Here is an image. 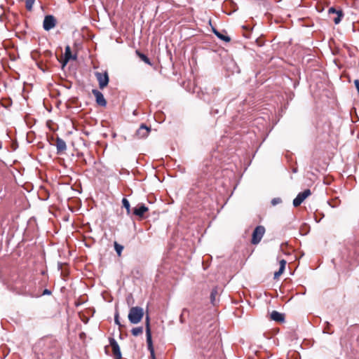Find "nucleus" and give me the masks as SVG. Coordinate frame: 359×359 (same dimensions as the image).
<instances>
[{
  "label": "nucleus",
  "mask_w": 359,
  "mask_h": 359,
  "mask_svg": "<svg viewBox=\"0 0 359 359\" xmlns=\"http://www.w3.org/2000/svg\"><path fill=\"white\" fill-rule=\"evenodd\" d=\"M95 76L99 83V87L101 89H103L106 87L109 83V76L107 72L100 73L96 72Z\"/></svg>",
  "instance_id": "nucleus-6"
},
{
  "label": "nucleus",
  "mask_w": 359,
  "mask_h": 359,
  "mask_svg": "<svg viewBox=\"0 0 359 359\" xmlns=\"http://www.w3.org/2000/svg\"><path fill=\"white\" fill-rule=\"evenodd\" d=\"M337 16L333 19L335 25H338L341 21V19L344 16V13L341 10H339Z\"/></svg>",
  "instance_id": "nucleus-18"
},
{
  "label": "nucleus",
  "mask_w": 359,
  "mask_h": 359,
  "mask_svg": "<svg viewBox=\"0 0 359 359\" xmlns=\"http://www.w3.org/2000/svg\"><path fill=\"white\" fill-rule=\"evenodd\" d=\"M286 261L285 259H281L280 262H279V264H280V269H281V270H285V265H286Z\"/></svg>",
  "instance_id": "nucleus-24"
},
{
  "label": "nucleus",
  "mask_w": 359,
  "mask_h": 359,
  "mask_svg": "<svg viewBox=\"0 0 359 359\" xmlns=\"http://www.w3.org/2000/svg\"><path fill=\"white\" fill-rule=\"evenodd\" d=\"M136 53L142 61H144L146 64H147L149 65H151L150 60L146 55H144L139 51H137Z\"/></svg>",
  "instance_id": "nucleus-15"
},
{
  "label": "nucleus",
  "mask_w": 359,
  "mask_h": 359,
  "mask_svg": "<svg viewBox=\"0 0 359 359\" xmlns=\"http://www.w3.org/2000/svg\"><path fill=\"white\" fill-rule=\"evenodd\" d=\"M276 2H279L281 0H275Z\"/></svg>",
  "instance_id": "nucleus-28"
},
{
  "label": "nucleus",
  "mask_w": 359,
  "mask_h": 359,
  "mask_svg": "<svg viewBox=\"0 0 359 359\" xmlns=\"http://www.w3.org/2000/svg\"><path fill=\"white\" fill-rule=\"evenodd\" d=\"M114 322L118 326H121V325L120 323V321H119V314H118V312H116V313L114 315Z\"/></svg>",
  "instance_id": "nucleus-23"
},
{
  "label": "nucleus",
  "mask_w": 359,
  "mask_h": 359,
  "mask_svg": "<svg viewBox=\"0 0 359 359\" xmlns=\"http://www.w3.org/2000/svg\"><path fill=\"white\" fill-rule=\"evenodd\" d=\"M265 233V228L263 226H257L253 231L251 243L254 245L258 244Z\"/></svg>",
  "instance_id": "nucleus-3"
},
{
  "label": "nucleus",
  "mask_w": 359,
  "mask_h": 359,
  "mask_svg": "<svg viewBox=\"0 0 359 359\" xmlns=\"http://www.w3.org/2000/svg\"><path fill=\"white\" fill-rule=\"evenodd\" d=\"M57 24L55 18L52 15H46L43 22V28L46 31L53 29Z\"/></svg>",
  "instance_id": "nucleus-4"
},
{
  "label": "nucleus",
  "mask_w": 359,
  "mask_h": 359,
  "mask_svg": "<svg viewBox=\"0 0 359 359\" xmlns=\"http://www.w3.org/2000/svg\"><path fill=\"white\" fill-rule=\"evenodd\" d=\"M109 344L111 346L112 352L115 359H121V352L120 350L119 345L114 338H109Z\"/></svg>",
  "instance_id": "nucleus-7"
},
{
  "label": "nucleus",
  "mask_w": 359,
  "mask_h": 359,
  "mask_svg": "<svg viewBox=\"0 0 359 359\" xmlns=\"http://www.w3.org/2000/svg\"><path fill=\"white\" fill-rule=\"evenodd\" d=\"M217 294H218V292H217V290L216 288L213 289L211 292L210 301L213 305L216 304V296L217 295Z\"/></svg>",
  "instance_id": "nucleus-17"
},
{
  "label": "nucleus",
  "mask_w": 359,
  "mask_h": 359,
  "mask_svg": "<svg viewBox=\"0 0 359 359\" xmlns=\"http://www.w3.org/2000/svg\"><path fill=\"white\" fill-rule=\"evenodd\" d=\"M114 249H115L116 253L118 254V255L120 256L123 250V246H122L121 245L115 242L114 243Z\"/></svg>",
  "instance_id": "nucleus-20"
},
{
  "label": "nucleus",
  "mask_w": 359,
  "mask_h": 359,
  "mask_svg": "<svg viewBox=\"0 0 359 359\" xmlns=\"http://www.w3.org/2000/svg\"><path fill=\"white\" fill-rule=\"evenodd\" d=\"M144 316V310L140 306L130 308L128 313V320L132 324L139 323Z\"/></svg>",
  "instance_id": "nucleus-1"
},
{
  "label": "nucleus",
  "mask_w": 359,
  "mask_h": 359,
  "mask_svg": "<svg viewBox=\"0 0 359 359\" xmlns=\"http://www.w3.org/2000/svg\"><path fill=\"white\" fill-rule=\"evenodd\" d=\"M338 12H339V10L335 9L334 7H330L328 9V13L329 14H331V13L338 14Z\"/></svg>",
  "instance_id": "nucleus-26"
},
{
  "label": "nucleus",
  "mask_w": 359,
  "mask_h": 359,
  "mask_svg": "<svg viewBox=\"0 0 359 359\" xmlns=\"http://www.w3.org/2000/svg\"><path fill=\"white\" fill-rule=\"evenodd\" d=\"M123 206L126 209L127 213L130 214V205L128 199L123 198L122 200Z\"/></svg>",
  "instance_id": "nucleus-19"
},
{
  "label": "nucleus",
  "mask_w": 359,
  "mask_h": 359,
  "mask_svg": "<svg viewBox=\"0 0 359 359\" xmlns=\"http://www.w3.org/2000/svg\"><path fill=\"white\" fill-rule=\"evenodd\" d=\"M149 210V208L143 203H139L136 207L133 209V214L136 216H138L140 218H142L145 214Z\"/></svg>",
  "instance_id": "nucleus-10"
},
{
  "label": "nucleus",
  "mask_w": 359,
  "mask_h": 359,
  "mask_svg": "<svg viewBox=\"0 0 359 359\" xmlns=\"http://www.w3.org/2000/svg\"><path fill=\"white\" fill-rule=\"evenodd\" d=\"M55 145H56L57 154L65 151L67 149L66 142L62 139H61L60 137H57Z\"/></svg>",
  "instance_id": "nucleus-11"
},
{
  "label": "nucleus",
  "mask_w": 359,
  "mask_h": 359,
  "mask_svg": "<svg viewBox=\"0 0 359 359\" xmlns=\"http://www.w3.org/2000/svg\"><path fill=\"white\" fill-rule=\"evenodd\" d=\"M150 131V128L147 127L144 124H142L140 126V128L137 130L135 133V136L137 138H145L149 135Z\"/></svg>",
  "instance_id": "nucleus-8"
},
{
  "label": "nucleus",
  "mask_w": 359,
  "mask_h": 359,
  "mask_svg": "<svg viewBox=\"0 0 359 359\" xmlns=\"http://www.w3.org/2000/svg\"><path fill=\"white\" fill-rule=\"evenodd\" d=\"M326 327L323 328V333L326 334H332V332L330 330V324L328 322H326Z\"/></svg>",
  "instance_id": "nucleus-21"
},
{
  "label": "nucleus",
  "mask_w": 359,
  "mask_h": 359,
  "mask_svg": "<svg viewBox=\"0 0 359 359\" xmlns=\"http://www.w3.org/2000/svg\"><path fill=\"white\" fill-rule=\"evenodd\" d=\"M213 32L219 39H220L221 40H222L225 42H229L231 40V38L229 36H226V35H224V34L220 33L215 29H213Z\"/></svg>",
  "instance_id": "nucleus-14"
},
{
  "label": "nucleus",
  "mask_w": 359,
  "mask_h": 359,
  "mask_svg": "<svg viewBox=\"0 0 359 359\" xmlns=\"http://www.w3.org/2000/svg\"><path fill=\"white\" fill-rule=\"evenodd\" d=\"M1 148V146L0 145V149Z\"/></svg>",
  "instance_id": "nucleus-29"
},
{
  "label": "nucleus",
  "mask_w": 359,
  "mask_h": 359,
  "mask_svg": "<svg viewBox=\"0 0 359 359\" xmlns=\"http://www.w3.org/2000/svg\"><path fill=\"white\" fill-rule=\"evenodd\" d=\"M284 270H281V269L279 268V270L274 273V278H278L283 273Z\"/></svg>",
  "instance_id": "nucleus-25"
},
{
  "label": "nucleus",
  "mask_w": 359,
  "mask_h": 359,
  "mask_svg": "<svg viewBox=\"0 0 359 359\" xmlns=\"http://www.w3.org/2000/svg\"><path fill=\"white\" fill-rule=\"evenodd\" d=\"M311 194V192L309 189H305L304 191L299 193L296 198L293 200V205L294 207L300 205Z\"/></svg>",
  "instance_id": "nucleus-5"
},
{
  "label": "nucleus",
  "mask_w": 359,
  "mask_h": 359,
  "mask_svg": "<svg viewBox=\"0 0 359 359\" xmlns=\"http://www.w3.org/2000/svg\"><path fill=\"white\" fill-rule=\"evenodd\" d=\"M76 55H73L71 52V48L69 46H67L65 47V64L66 65L70 60H76Z\"/></svg>",
  "instance_id": "nucleus-13"
},
{
  "label": "nucleus",
  "mask_w": 359,
  "mask_h": 359,
  "mask_svg": "<svg viewBox=\"0 0 359 359\" xmlns=\"http://www.w3.org/2000/svg\"><path fill=\"white\" fill-rule=\"evenodd\" d=\"M282 202V200L280 198H274L271 200V204L273 205H276Z\"/></svg>",
  "instance_id": "nucleus-22"
},
{
  "label": "nucleus",
  "mask_w": 359,
  "mask_h": 359,
  "mask_svg": "<svg viewBox=\"0 0 359 359\" xmlns=\"http://www.w3.org/2000/svg\"><path fill=\"white\" fill-rule=\"evenodd\" d=\"M146 337H147V343L148 346V350L151 353V357L152 359H156L154 349L153 347L152 339H151V332L150 329L149 324V317L147 315L146 316Z\"/></svg>",
  "instance_id": "nucleus-2"
},
{
  "label": "nucleus",
  "mask_w": 359,
  "mask_h": 359,
  "mask_svg": "<svg viewBox=\"0 0 359 359\" xmlns=\"http://www.w3.org/2000/svg\"><path fill=\"white\" fill-rule=\"evenodd\" d=\"M92 93L95 97L96 102L98 105L101 107H106L107 101L100 91L97 89H93L92 90Z\"/></svg>",
  "instance_id": "nucleus-9"
},
{
  "label": "nucleus",
  "mask_w": 359,
  "mask_h": 359,
  "mask_svg": "<svg viewBox=\"0 0 359 359\" xmlns=\"http://www.w3.org/2000/svg\"><path fill=\"white\" fill-rule=\"evenodd\" d=\"M271 320L276 321V322H284L285 316L284 314L279 313L276 311H273L271 313Z\"/></svg>",
  "instance_id": "nucleus-12"
},
{
  "label": "nucleus",
  "mask_w": 359,
  "mask_h": 359,
  "mask_svg": "<svg viewBox=\"0 0 359 359\" xmlns=\"http://www.w3.org/2000/svg\"><path fill=\"white\" fill-rule=\"evenodd\" d=\"M143 332V327H134L131 330V333L133 336L137 337L140 334H142Z\"/></svg>",
  "instance_id": "nucleus-16"
},
{
  "label": "nucleus",
  "mask_w": 359,
  "mask_h": 359,
  "mask_svg": "<svg viewBox=\"0 0 359 359\" xmlns=\"http://www.w3.org/2000/svg\"><path fill=\"white\" fill-rule=\"evenodd\" d=\"M50 291L48 290V289L44 290V291L43 292V294H50Z\"/></svg>",
  "instance_id": "nucleus-27"
}]
</instances>
